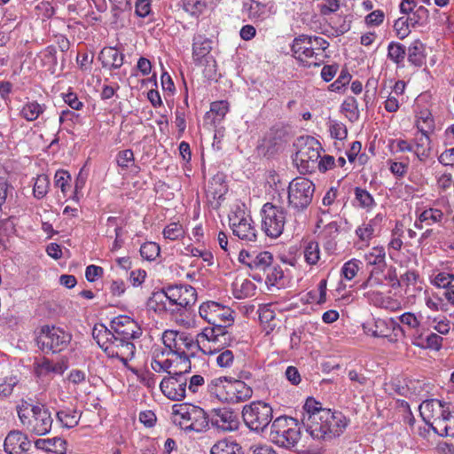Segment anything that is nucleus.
I'll use <instances>...</instances> for the list:
<instances>
[{"label": "nucleus", "instance_id": "37998d69", "mask_svg": "<svg viewBox=\"0 0 454 454\" xmlns=\"http://www.w3.org/2000/svg\"><path fill=\"white\" fill-rule=\"evenodd\" d=\"M406 55V48L403 44L391 42L387 46V58L397 66L403 64Z\"/></svg>", "mask_w": 454, "mask_h": 454}, {"label": "nucleus", "instance_id": "2eb2a0df", "mask_svg": "<svg viewBox=\"0 0 454 454\" xmlns=\"http://www.w3.org/2000/svg\"><path fill=\"white\" fill-rule=\"evenodd\" d=\"M212 41L202 35H197L193 37L192 43V58L197 66L207 65L205 69L206 73H208V76L211 74L215 73V61L210 55L212 51Z\"/></svg>", "mask_w": 454, "mask_h": 454}, {"label": "nucleus", "instance_id": "4be33fe9", "mask_svg": "<svg viewBox=\"0 0 454 454\" xmlns=\"http://www.w3.org/2000/svg\"><path fill=\"white\" fill-rule=\"evenodd\" d=\"M441 417L430 424V428L440 436H454V404L446 403Z\"/></svg>", "mask_w": 454, "mask_h": 454}, {"label": "nucleus", "instance_id": "4c0bfd02", "mask_svg": "<svg viewBox=\"0 0 454 454\" xmlns=\"http://www.w3.org/2000/svg\"><path fill=\"white\" fill-rule=\"evenodd\" d=\"M431 151V140L428 133L420 135L419 137H416V144L413 146V152L419 160H425L430 155Z\"/></svg>", "mask_w": 454, "mask_h": 454}, {"label": "nucleus", "instance_id": "8fccbe9b", "mask_svg": "<svg viewBox=\"0 0 454 454\" xmlns=\"http://www.w3.org/2000/svg\"><path fill=\"white\" fill-rule=\"evenodd\" d=\"M43 106L36 101L28 102L23 106L21 115L27 121H32L36 120L39 115L43 113Z\"/></svg>", "mask_w": 454, "mask_h": 454}, {"label": "nucleus", "instance_id": "a19ab883", "mask_svg": "<svg viewBox=\"0 0 454 454\" xmlns=\"http://www.w3.org/2000/svg\"><path fill=\"white\" fill-rule=\"evenodd\" d=\"M305 262L309 265H316L320 259V248L317 241L310 240L303 247Z\"/></svg>", "mask_w": 454, "mask_h": 454}, {"label": "nucleus", "instance_id": "7ed1b4c3", "mask_svg": "<svg viewBox=\"0 0 454 454\" xmlns=\"http://www.w3.org/2000/svg\"><path fill=\"white\" fill-rule=\"evenodd\" d=\"M294 145L297 151L293 160L301 174L315 172L318 165L320 152L323 150L321 144L315 137L301 136L297 138Z\"/></svg>", "mask_w": 454, "mask_h": 454}, {"label": "nucleus", "instance_id": "a878e982", "mask_svg": "<svg viewBox=\"0 0 454 454\" xmlns=\"http://www.w3.org/2000/svg\"><path fill=\"white\" fill-rule=\"evenodd\" d=\"M30 447L27 436L20 431H11L5 437L4 448L8 454H24Z\"/></svg>", "mask_w": 454, "mask_h": 454}, {"label": "nucleus", "instance_id": "f8f14e48", "mask_svg": "<svg viewBox=\"0 0 454 454\" xmlns=\"http://www.w3.org/2000/svg\"><path fill=\"white\" fill-rule=\"evenodd\" d=\"M199 313L211 325L210 327H229L234 322L233 310L213 301L203 302L200 306Z\"/></svg>", "mask_w": 454, "mask_h": 454}, {"label": "nucleus", "instance_id": "412c9836", "mask_svg": "<svg viewBox=\"0 0 454 454\" xmlns=\"http://www.w3.org/2000/svg\"><path fill=\"white\" fill-rule=\"evenodd\" d=\"M274 257L270 252L262 251L254 254L249 262V276L257 282H262Z\"/></svg>", "mask_w": 454, "mask_h": 454}, {"label": "nucleus", "instance_id": "b1692460", "mask_svg": "<svg viewBox=\"0 0 454 454\" xmlns=\"http://www.w3.org/2000/svg\"><path fill=\"white\" fill-rule=\"evenodd\" d=\"M289 133L284 127L275 126L270 129L264 141L265 154L270 156L284 149L288 143Z\"/></svg>", "mask_w": 454, "mask_h": 454}, {"label": "nucleus", "instance_id": "6ab92c4d", "mask_svg": "<svg viewBox=\"0 0 454 454\" xmlns=\"http://www.w3.org/2000/svg\"><path fill=\"white\" fill-rule=\"evenodd\" d=\"M187 378L168 375L163 378L160 388L166 397L172 401H181L186 396Z\"/></svg>", "mask_w": 454, "mask_h": 454}, {"label": "nucleus", "instance_id": "e433bc0d", "mask_svg": "<svg viewBox=\"0 0 454 454\" xmlns=\"http://www.w3.org/2000/svg\"><path fill=\"white\" fill-rule=\"evenodd\" d=\"M228 379L227 377L213 379L207 385L209 394L222 402H226V399H228V397H226Z\"/></svg>", "mask_w": 454, "mask_h": 454}, {"label": "nucleus", "instance_id": "39448f33", "mask_svg": "<svg viewBox=\"0 0 454 454\" xmlns=\"http://www.w3.org/2000/svg\"><path fill=\"white\" fill-rule=\"evenodd\" d=\"M270 438L273 443L280 447L294 448L301 439L298 420L287 416L277 418L271 424Z\"/></svg>", "mask_w": 454, "mask_h": 454}, {"label": "nucleus", "instance_id": "ea45409f", "mask_svg": "<svg viewBox=\"0 0 454 454\" xmlns=\"http://www.w3.org/2000/svg\"><path fill=\"white\" fill-rule=\"evenodd\" d=\"M416 127L422 134L433 131L434 121L431 112L427 109L421 110L417 115Z\"/></svg>", "mask_w": 454, "mask_h": 454}, {"label": "nucleus", "instance_id": "603ef678", "mask_svg": "<svg viewBox=\"0 0 454 454\" xmlns=\"http://www.w3.org/2000/svg\"><path fill=\"white\" fill-rule=\"evenodd\" d=\"M50 180L46 175H39L34 184V196L36 199H43L48 193Z\"/></svg>", "mask_w": 454, "mask_h": 454}, {"label": "nucleus", "instance_id": "473e14b6", "mask_svg": "<svg viewBox=\"0 0 454 454\" xmlns=\"http://www.w3.org/2000/svg\"><path fill=\"white\" fill-rule=\"evenodd\" d=\"M57 421L66 428H73L79 424L81 413L74 408H64L57 411Z\"/></svg>", "mask_w": 454, "mask_h": 454}, {"label": "nucleus", "instance_id": "7c9ffc66", "mask_svg": "<svg viewBox=\"0 0 454 454\" xmlns=\"http://www.w3.org/2000/svg\"><path fill=\"white\" fill-rule=\"evenodd\" d=\"M35 447L55 454H66L67 441L60 437L38 439L35 442Z\"/></svg>", "mask_w": 454, "mask_h": 454}, {"label": "nucleus", "instance_id": "6e6552de", "mask_svg": "<svg viewBox=\"0 0 454 454\" xmlns=\"http://www.w3.org/2000/svg\"><path fill=\"white\" fill-rule=\"evenodd\" d=\"M260 215L261 229L264 234L271 239L278 238L284 231L286 210L281 206L267 202L262 206Z\"/></svg>", "mask_w": 454, "mask_h": 454}, {"label": "nucleus", "instance_id": "c756f323", "mask_svg": "<svg viewBox=\"0 0 454 454\" xmlns=\"http://www.w3.org/2000/svg\"><path fill=\"white\" fill-rule=\"evenodd\" d=\"M98 59L103 67L118 69L123 65L124 55L115 48L106 47L100 51Z\"/></svg>", "mask_w": 454, "mask_h": 454}, {"label": "nucleus", "instance_id": "0e129e2a", "mask_svg": "<svg viewBox=\"0 0 454 454\" xmlns=\"http://www.w3.org/2000/svg\"><path fill=\"white\" fill-rule=\"evenodd\" d=\"M134 153L131 149L120 151L116 155V162L123 169L129 168L130 163L134 162Z\"/></svg>", "mask_w": 454, "mask_h": 454}, {"label": "nucleus", "instance_id": "49530a36", "mask_svg": "<svg viewBox=\"0 0 454 454\" xmlns=\"http://www.w3.org/2000/svg\"><path fill=\"white\" fill-rule=\"evenodd\" d=\"M341 111L352 122L356 121L359 118L358 103L354 97H348L344 100L341 105Z\"/></svg>", "mask_w": 454, "mask_h": 454}, {"label": "nucleus", "instance_id": "e2e57ef3", "mask_svg": "<svg viewBox=\"0 0 454 454\" xmlns=\"http://www.w3.org/2000/svg\"><path fill=\"white\" fill-rule=\"evenodd\" d=\"M163 236L165 239L170 240H176L184 236V230L182 225L177 223H171L167 225L163 230Z\"/></svg>", "mask_w": 454, "mask_h": 454}, {"label": "nucleus", "instance_id": "bb28decb", "mask_svg": "<svg viewBox=\"0 0 454 454\" xmlns=\"http://www.w3.org/2000/svg\"><path fill=\"white\" fill-rule=\"evenodd\" d=\"M446 403L438 399H430L424 401L420 404L419 413L427 425L430 427L432 422H435V419L441 417Z\"/></svg>", "mask_w": 454, "mask_h": 454}, {"label": "nucleus", "instance_id": "58836bf2", "mask_svg": "<svg viewBox=\"0 0 454 454\" xmlns=\"http://www.w3.org/2000/svg\"><path fill=\"white\" fill-rule=\"evenodd\" d=\"M192 365L190 361V355H184L177 356L176 359L172 360L171 372L168 375L173 376H185L186 373L191 372Z\"/></svg>", "mask_w": 454, "mask_h": 454}, {"label": "nucleus", "instance_id": "cd10ccee", "mask_svg": "<svg viewBox=\"0 0 454 454\" xmlns=\"http://www.w3.org/2000/svg\"><path fill=\"white\" fill-rule=\"evenodd\" d=\"M339 233L340 225L335 221L327 223L321 231L324 249L329 254H333L337 249L336 239Z\"/></svg>", "mask_w": 454, "mask_h": 454}, {"label": "nucleus", "instance_id": "20e7f679", "mask_svg": "<svg viewBox=\"0 0 454 454\" xmlns=\"http://www.w3.org/2000/svg\"><path fill=\"white\" fill-rule=\"evenodd\" d=\"M174 423L184 431L203 432L208 427L206 411L195 405L182 403L173 407Z\"/></svg>", "mask_w": 454, "mask_h": 454}, {"label": "nucleus", "instance_id": "3c124183", "mask_svg": "<svg viewBox=\"0 0 454 454\" xmlns=\"http://www.w3.org/2000/svg\"><path fill=\"white\" fill-rule=\"evenodd\" d=\"M16 217L9 216L0 220V242H4L5 238L12 237L16 232Z\"/></svg>", "mask_w": 454, "mask_h": 454}, {"label": "nucleus", "instance_id": "4d7b16f0", "mask_svg": "<svg viewBox=\"0 0 454 454\" xmlns=\"http://www.w3.org/2000/svg\"><path fill=\"white\" fill-rule=\"evenodd\" d=\"M411 27L407 17H401L395 21L394 29L396 33V36L403 40L407 37L411 32L410 27Z\"/></svg>", "mask_w": 454, "mask_h": 454}, {"label": "nucleus", "instance_id": "774afa93", "mask_svg": "<svg viewBox=\"0 0 454 454\" xmlns=\"http://www.w3.org/2000/svg\"><path fill=\"white\" fill-rule=\"evenodd\" d=\"M204 4L200 2V0H184L183 8L184 10L192 16L199 15Z\"/></svg>", "mask_w": 454, "mask_h": 454}, {"label": "nucleus", "instance_id": "09e8293b", "mask_svg": "<svg viewBox=\"0 0 454 454\" xmlns=\"http://www.w3.org/2000/svg\"><path fill=\"white\" fill-rule=\"evenodd\" d=\"M386 253L383 247H373L371 252L365 254L364 258L369 265H379L380 267H386Z\"/></svg>", "mask_w": 454, "mask_h": 454}, {"label": "nucleus", "instance_id": "de8ad7c7", "mask_svg": "<svg viewBox=\"0 0 454 454\" xmlns=\"http://www.w3.org/2000/svg\"><path fill=\"white\" fill-rule=\"evenodd\" d=\"M19 382L20 378L16 374H11L3 378L0 382V398L9 397Z\"/></svg>", "mask_w": 454, "mask_h": 454}, {"label": "nucleus", "instance_id": "69168bd1", "mask_svg": "<svg viewBox=\"0 0 454 454\" xmlns=\"http://www.w3.org/2000/svg\"><path fill=\"white\" fill-rule=\"evenodd\" d=\"M351 80V75L347 70H341L339 77L330 86L331 91H340Z\"/></svg>", "mask_w": 454, "mask_h": 454}, {"label": "nucleus", "instance_id": "052dcab7", "mask_svg": "<svg viewBox=\"0 0 454 454\" xmlns=\"http://www.w3.org/2000/svg\"><path fill=\"white\" fill-rule=\"evenodd\" d=\"M443 218V213L442 210L437 208H428L425 209L419 215V220L420 223L424 222H431V223H439Z\"/></svg>", "mask_w": 454, "mask_h": 454}, {"label": "nucleus", "instance_id": "5701e85b", "mask_svg": "<svg viewBox=\"0 0 454 454\" xmlns=\"http://www.w3.org/2000/svg\"><path fill=\"white\" fill-rule=\"evenodd\" d=\"M225 403H239L249 400L253 395L252 387L241 380L228 379Z\"/></svg>", "mask_w": 454, "mask_h": 454}, {"label": "nucleus", "instance_id": "f3484780", "mask_svg": "<svg viewBox=\"0 0 454 454\" xmlns=\"http://www.w3.org/2000/svg\"><path fill=\"white\" fill-rule=\"evenodd\" d=\"M209 421L213 427L226 432L236 431L239 427L238 412L228 407L213 409Z\"/></svg>", "mask_w": 454, "mask_h": 454}, {"label": "nucleus", "instance_id": "bf43d9fd", "mask_svg": "<svg viewBox=\"0 0 454 454\" xmlns=\"http://www.w3.org/2000/svg\"><path fill=\"white\" fill-rule=\"evenodd\" d=\"M361 262L356 259H351L344 263L341 269V274L348 280L353 279L357 274Z\"/></svg>", "mask_w": 454, "mask_h": 454}, {"label": "nucleus", "instance_id": "a18cd8bd", "mask_svg": "<svg viewBox=\"0 0 454 454\" xmlns=\"http://www.w3.org/2000/svg\"><path fill=\"white\" fill-rule=\"evenodd\" d=\"M354 193L355 200L357 202L358 207L369 210L375 206L374 199L367 190L361 187H356L354 189Z\"/></svg>", "mask_w": 454, "mask_h": 454}, {"label": "nucleus", "instance_id": "4468645a", "mask_svg": "<svg viewBox=\"0 0 454 454\" xmlns=\"http://www.w3.org/2000/svg\"><path fill=\"white\" fill-rule=\"evenodd\" d=\"M291 51L294 58L301 63L303 67H317L322 59L321 53L314 51L311 46V36L301 35L293 41Z\"/></svg>", "mask_w": 454, "mask_h": 454}, {"label": "nucleus", "instance_id": "393cba45", "mask_svg": "<svg viewBox=\"0 0 454 454\" xmlns=\"http://www.w3.org/2000/svg\"><path fill=\"white\" fill-rule=\"evenodd\" d=\"M132 340H126L118 337L113 342L107 350V356L112 358H118L124 364L134 357L136 347L131 341Z\"/></svg>", "mask_w": 454, "mask_h": 454}, {"label": "nucleus", "instance_id": "f257e3e1", "mask_svg": "<svg viewBox=\"0 0 454 454\" xmlns=\"http://www.w3.org/2000/svg\"><path fill=\"white\" fill-rule=\"evenodd\" d=\"M303 410L301 422L313 439L332 440L340 436L348 426V420L340 411L323 409L312 397L307 399Z\"/></svg>", "mask_w": 454, "mask_h": 454}, {"label": "nucleus", "instance_id": "6e6d98bb", "mask_svg": "<svg viewBox=\"0 0 454 454\" xmlns=\"http://www.w3.org/2000/svg\"><path fill=\"white\" fill-rule=\"evenodd\" d=\"M284 278V271L282 268L272 262L271 266L269 268L266 277L263 281L270 286H275Z\"/></svg>", "mask_w": 454, "mask_h": 454}, {"label": "nucleus", "instance_id": "c9c22d12", "mask_svg": "<svg viewBox=\"0 0 454 454\" xmlns=\"http://www.w3.org/2000/svg\"><path fill=\"white\" fill-rule=\"evenodd\" d=\"M425 45L419 40H415L411 45L408 47L407 55L408 61L415 66L421 67L425 62Z\"/></svg>", "mask_w": 454, "mask_h": 454}, {"label": "nucleus", "instance_id": "f03ea898", "mask_svg": "<svg viewBox=\"0 0 454 454\" xmlns=\"http://www.w3.org/2000/svg\"><path fill=\"white\" fill-rule=\"evenodd\" d=\"M17 413L20 423L28 432L38 436L51 432L53 419L44 404H31L27 401H22L17 406Z\"/></svg>", "mask_w": 454, "mask_h": 454}, {"label": "nucleus", "instance_id": "9d476101", "mask_svg": "<svg viewBox=\"0 0 454 454\" xmlns=\"http://www.w3.org/2000/svg\"><path fill=\"white\" fill-rule=\"evenodd\" d=\"M169 312L182 315L188 311L197 301V292L190 285L170 286L167 287Z\"/></svg>", "mask_w": 454, "mask_h": 454}, {"label": "nucleus", "instance_id": "9b49d317", "mask_svg": "<svg viewBox=\"0 0 454 454\" xmlns=\"http://www.w3.org/2000/svg\"><path fill=\"white\" fill-rule=\"evenodd\" d=\"M162 340L166 348L169 349V353H173L177 356L184 355H190L194 356L196 349H202L200 346V339L196 341L191 335L186 333H180L176 331H165L162 336Z\"/></svg>", "mask_w": 454, "mask_h": 454}, {"label": "nucleus", "instance_id": "ddd939ff", "mask_svg": "<svg viewBox=\"0 0 454 454\" xmlns=\"http://www.w3.org/2000/svg\"><path fill=\"white\" fill-rule=\"evenodd\" d=\"M228 327H206L198 335L200 340H207L208 344L207 352L210 354L216 353L224 349L234 341V337L227 330ZM206 345L203 344L202 351L207 353L204 348Z\"/></svg>", "mask_w": 454, "mask_h": 454}, {"label": "nucleus", "instance_id": "72a5a7b5", "mask_svg": "<svg viewBox=\"0 0 454 454\" xmlns=\"http://www.w3.org/2000/svg\"><path fill=\"white\" fill-rule=\"evenodd\" d=\"M168 297L167 295V288L153 292L148 299L147 306L155 312L168 311L169 312V304H168Z\"/></svg>", "mask_w": 454, "mask_h": 454}, {"label": "nucleus", "instance_id": "a211bd4d", "mask_svg": "<svg viewBox=\"0 0 454 454\" xmlns=\"http://www.w3.org/2000/svg\"><path fill=\"white\" fill-rule=\"evenodd\" d=\"M230 226L232 232L239 239L247 241L256 240V230L252 225L253 220L250 215H245L244 212L235 213L229 217Z\"/></svg>", "mask_w": 454, "mask_h": 454}, {"label": "nucleus", "instance_id": "423d86ee", "mask_svg": "<svg viewBox=\"0 0 454 454\" xmlns=\"http://www.w3.org/2000/svg\"><path fill=\"white\" fill-rule=\"evenodd\" d=\"M72 336L62 328L54 325H43L35 339L37 347L43 353H59L66 349Z\"/></svg>", "mask_w": 454, "mask_h": 454}, {"label": "nucleus", "instance_id": "680f3d73", "mask_svg": "<svg viewBox=\"0 0 454 454\" xmlns=\"http://www.w3.org/2000/svg\"><path fill=\"white\" fill-rule=\"evenodd\" d=\"M71 180L70 174L64 169H59L55 173L54 182L57 187L61 189L64 195L67 194V188H69V181Z\"/></svg>", "mask_w": 454, "mask_h": 454}, {"label": "nucleus", "instance_id": "dca6fc26", "mask_svg": "<svg viewBox=\"0 0 454 454\" xmlns=\"http://www.w3.org/2000/svg\"><path fill=\"white\" fill-rule=\"evenodd\" d=\"M110 327L114 331L116 338L135 340L142 335L140 325L130 317L120 315L110 322Z\"/></svg>", "mask_w": 454, "mask_h": 454}, {"label": "nucleus", "instance_id": "c85d7f7f", "mask_svg": "<svg viewBox=\"0 0 454 454\" xmlns=\"http://www.w3.org/2000/svg\"><path fill=\"white\" fill-rule=\"evenodd\" d=\"M92 336L106 355L108 348L114 344L112 342L116 339L114 331H113L111 327L110 329L107 328L103 324L95 325L92 331Z\"/></svg>", "mask_w": 454, "mask_h": 454}, {"label": "nucleus", "instance_id": "2f4dec72", "mask_svg": "<svg viewBox=\"0 0 454 454\" xmlns=\"http://www.w3.org/2000/svg\"><path fill=\"white\" fill-rule=\"evenodd\" d=\"M35 372L37 376H45L49 373L62 374L67 366L64 363H52L50 359L43 357L36 361L35 364Z\"/></svg>", "mask_w": 454, "mask_h": 454}, {"label": "nucleus", "instance_id": "0eeeda50", "mask_svg": "<svg viewBox=\"0 0 454 454\" xmlns=\"http://www.w3.org/2000/svg\"><path fill=\"white\" fill-rule=\"evenodd\" d=\"M315 184L306 177L297 176L288 185V205L296 212L304 211L311 203Z\"/></svg>", "mask_w": 454, "mask_h": 454}, {"label": "nucleus", "instance_id": "c03bdc74", "mask_svg": "<svg viewBox=\"0 0 454 454\" xmlns=\"http://www.w3.org/2000/svg\"><path fill=\"white\" fill-rule=\"evenodd\" d=\"M164 351L162 350H155L153 353V358L151 362V367L152 369L158 373L167 372L168 374V372H171V365H172V359H165L163 361H160V356H163Z\"/></svg>", "mask_w": 454, "mask_h": 454}, {"label": "nucleus", "instance_id": "aec40b11", "mask_svg": "<svg viewBox=\"0 0 454 454\" xmlns=\"http://www.w3.org/2000/svg\"><path fill=\"white\" fill-rule=\"evenodd\" d=\"M363 330L365 334L377 338H389L391 330L395 333V337H397L398 332L403 333V328L393 319H390L389 322L377 319L364 323Z\"/></svg>", "mask_w": 454, "mask_h": 454}, {"label": "nucleus", "instance_id": "79ce46f5", "mask_svg": "<svg viewBox=\"0 0 454 454\" xmlns=\"http://www.w3.org/2000/svg\"><path fill=\"white\" fill-rule=\"evenodd\" d=\"M210 454H245L242 447L238 443L218 442L211 448Z\"/></svg>", "mask_w": 454, "mask_h": 454}, {"label": "nucleus", "instance_id": "864d4df0", "mask_svg": "<svg viewBox=\"0 0 454 454\" xmlns=\"http://www.w3.org/2000/svg\"><path fill=\"white\" fill-rule=\"evenodd\" d=\"M321 2L317 4V9L323 16H327L336 12L342 4L344 0H320Z\"/></svg>", "mask_w": 454, "mask_h": 454}, {"label": "nucleus", "instance_id": "338daca9", "mask_svg": "<svg viewBox=\"0 0 454 454\" xmlns=\"http://www.w3.org/2000/svg\"><path fill=\"white\" fill-rule=\"evenodd\" d=\"M229 111V104L225 100L215 101L210 105V112L215 114L220 121Z\"/></svg>", "mask_w": 454, "mask_h": 454}, {"label": "nucleus", "instance_id": "f704fd0d", "mask_svg": "<svg viewBox=\"0 0 454 454\" xmlns=\"http://www.w3.org/2000/svg\"><path fill=\"white\" fill-rule=\"evenodd\" d=\"M243 11L254 21L263 20L266 17V4L255 0L244 2Z\"/></svg>", "mask_w": 454, "mask_h": 454}, {"label": "nucleus", "instance_id": "1a4fd4ad", "mask_svg": "<svg viewBox=\"0 0 454 454\" xmlns=\"http://www.w3.org/2000/svg\"><path fill=\"white\" fill-rule=\"evenodd\" d=\"M273 410L269 403L262 401L252 402L242 409L245 425L254 432H262L272 420Z\"/></svg>", "mask_w": 454, "mask_h": 454}, {"label": "nucleus", "instance_id": "5fc2aeb1", "mask_svg": "<svg viewBox=\"0 0 454 454\" xmlns=\"http://www.w3.org/2000/svg\"><path fill=\"white\" fill-rule=\"evenodd\" d=\"M160 246L155 242H145L140 247L141 256L147 261H153L160 255Z\"/></svg>", "mask_w": 454, "mask_h": 454}, {"label": "nucleus", "instance_id": "13d9d810", "mask_svg": "<svg viewBox=\"0 0 454 454\" xmlns=\"http://www.w3.org/2000/svg\"><path fill=\"white\" fill-rule=\"evenodd\" d=\"M411 27H414L417 25L422 24L428 18V10L420 5L407 17Z\"/></svg>", "mask_w": 454, "mask_h": 454}]
</instances>
